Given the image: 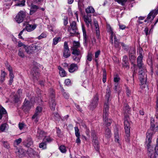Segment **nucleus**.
<instances>
[{"mask_svg":"<svg viewBox=\"0 0 158 158\" xmlns=\"http://www.w3.org/2000/svg\"><path fill=\"white\" fill-rule=\"evenodd\" d=\"M39 9V7L36 5H31L30 8V14L32 15L36 12L37 10Z\"/></svg>","mask_w":158,"mask_h":158,"instance_id":"22","label":"nucleus"},{"mask_svg":"<svg viewBox=\"0 0 158 158\" xmlns=\"http://www.w3.org/2000/svg\"><path fill=\"white\" fill-rule=\"evenodd\" d=\"M121 44L122 45V46L123 47V49L124 50H127L128 49V47L125 45L124 43H121Z\"/></svg>","mask_w":158,"mask_h":158,"instance_id":"57","label":"nucleus"},{"mask_svg":"<svg viewBox=\"0 0 158 158\" xmlns=\"http://www.w3.org/2000/svg\"><path fill=\"white\" fill-rule=\"evenodd\" d=\"M36 25L28 24L26 27V30L29 32L31 31L34 30L36 28Z\"/></svg>","mask_w":158,"mask_h":158,"instance_id":"23","label":"nucleus"},{"mask_svg":"<svg viewBox=\"0 0 158 158\" xmlns=\"http://www.w3.org/2000/svg\"><path fill=\"white\" fill-rule=\"evenodd\" d=\"M39 147L40 148H42V149H46L47 148V145L45 142L40 143Z\"/></svg>","mask_w":158,"mask_h":158,"instance_id":"42","label":"nucleus"},{"mask_svg":"<svg viewBox=\"0 0 158 158\" xmlns=\"http://www.w3.org/2000/svg\"><path fill=\"white\" fill-rule=\"evenodd\" d=\"M123 113H124L125 115L127 114V113H129L130 111V108L127 104H125L123 108Z\"/></svg>","mask_w":158,"mask_h":158,"instance_id":"35","label":"nucleus"},{"mask_svg":"<svg viewBox=\"0 0 158 158\" xmlns=\"http://www.w3.org/2000/svg\"><path fill=\"white\" fill-rule=\"evenodd\" d=\"M50 98H51V100H50V106L52 110H55L56 105V103L54 99L55 98V94L53 92L51 94Z\"/></svg>","mask_w":158,"mask_h":158,"instance_id":"11","label":"nucleus"},{"mask_svg":"<svg viewBox=\"0 0 158 158\" xmlns=\"http://www.w3.org/2000/svg\"><path fill=\"white\" fill-rule=\"evenodd\" d=\"M143 56L140 53L137 59V65L139 69V77L142 88L145 87L147 79L146 69L145 65L142 63Z\"/></svg>","mask_w":158,"mask_h":158,"instance_id":"1","label":"nucleus"},{"mask_svg":"<svg viewBox=\"0 0 158 158\" xmlns=\"http://www.w3.org/2000/svg\"><path fill=\"white\" fill-rule=\"evenodd\" d=\"M25 126V124L22 123H20L19 124V127L20 130L23 129L24 128Z\"/></svg>","mask_w":158,"mask_h":158,"instance_id":"60","label":"nucleus"},{"mask_svg":"<svg viewBox=\"0 0 158 158\" xmlns=\"http://www.w3.org/2000/svg\"><path fill=\"white\" fill-rule=\"evenodd\" d=\"M61 38L60 37H55L53 40V45H56V44L59 42L60 41Z\"/></svg>","mask_w":158,"mask_h":158,"instance_id":"36","label":"nucleus"},{"mask_svg":"<svg viewBox=\"0 0 158 158\" xmlns=\"http://www.w3.org/2000/svg\"><path fill=\"white\" fill-rule=\"evenodd\" d=\"M114 89L116 91H117L119 87V83H114Z\"/></svg>","mask_w":158,"mask_h":158,"instance_id":"61","label":"nucleus"},{"mask_svg":"<svg viewBox=\"0 0 158 158\" xmlns=\"http://www.w3.org/2000/svg\"><path fill=\"white\" fill-rule=\"evenodd\" d=\"M154 151L156 153L158 151V138L156 140V144L155 148Z\"/></svg>","mask_w":158,"mask_h":158,"instance_id":"62","label":"nucleus"},{"mask_svg":"<svg viewBox=\"0 0 158 158\" xmlns=\"http://www.w3.org/2000/svg\"><path fill=\"white\" fill-rule=\"evenodd\" d=\"M64 49L63 52V56L65 58L69 57L70 56V52L69 49L68 43L65 42L64 44Z\"/></svg>","mask_w":158,"mask_h":158,"instance_id":"7","label":"nucleus"},{"mask_svg":"<svg viewBox=\"0 0 158 158\" xmlns=\"http://www.w3.org/2000/svg\"><path fill=\"white\" fill-rule=\"evenodd\" d=\"M13 1L12 0H5V4L7 6L11 5L13 3Z\"/></svg>","mask_w":158,"mask_h":158,"instance_id":"53","label":"nucleus"},{"mask_svg":"<svg viewBox=\"0 0 158 158\" xmlns=\"http://www.w3.org/2000/svg\"><path fill=\"white\" fill-rule=\"evenodd\" d=\"M130 122L129 121V116L128 114L124 115V125L126 136L127 137L126 139L127 142L129 141L128 137L130 136Z\"/></svg>","mask_w":158,"mask_h":158,"instance_id":"3","label":"nucleus"},{"mask_svg":"<svg viewBox=\"0 0 158 158\" xmlns=\"http://www.w3.org/2000/svg\"><path fill=\"white\" fill-rule=\"evenodd\" d=\"M22 139L20 138L16 139L14 142V145H19L22 142Z\"/></svg>","mask_w":158,"mask_h":158,"instance_id":"52","label":"nucleus"},{"mask_svg":"<svg viewBox=\"0 0 158 158\" xmlns=\"http://www.w3.org/2000/svg\"><path fill=\"white\" fill-rule=\"evenodd\" d=\"M42 47L40 44L37 45L32 44L30 46H26L25 48L26 52L28 54H32L34 52H37L41 49Z\"/></svg>","mask_w":158,"mask_h":158,"instance_id":"4","label":"nucleus"},{"mask_svg":"<svg viewBox=\"0 0 158 158\" xmlns=\"http://www.w3.org/2000/svg\"><path fill=\"white\" fill-rule=\"evenodd\" d=\"M6 74L4 72H2L1 76L0 81L1 82H2L5 80V77L6 76Z\"/></svg>","mask_w":158,"mask_h":158,"instance_id":"46","label":"nucleus"},{"mask_svg":"<svg viewBox=\"0 0 158 158\" xmlns=\"http://www.w3.org/2000/svg\"><path fill=\"white\" fill-rule=\"evenodd\" d=\"M111 43L114 44V47L118 49L119 50L120 49V43L119 40L116 37L115 35L113 36L112 42V40H111Z\"/></svg>","mask_w":158,"mask_h":158,"instance_id":"13","label":"nucleus"},{"mask_svg":"<svg viewBox=\"0 0 158 158\" xmlns=\"http://www.w3.org/2000/svg\"><path fill=\"white\" fill-rule=\"evenodd\" d=\"M101 51L100 50H98L95 52V61L96 62H98V60L97 58H98L100 54Z\"/></svg>","mask_w":158,"mask_h":158,"instance_id":"39","label":"nucleus"},{"mask_svg":"<svg viewBox=\"0 0 158 158\" xmlns=\"http://www.w3.org/2000/svg\"><path fill=\"white\" fill-rule=\"evenodd\" d=\"M105 137L107 139L110 138L111 136V134L110 130L107 128L106 129L105 133Z\"/></svg>","mask_w":158,"mask_h":158,"instance_id":"26","label":"nucleus"},{"mask_svg":"<svg viewBox=\"0 0 158 158\" xmlns=\"http://www.w3.org/2000/svg\"><path fill=\"white\" fill-rule=\"evenodd\" d=\"M8 128V124L6 123H4L2 124L0 127V129L1 131H4L6 130H7Z\"/></svg>","mask_w":158,"mask_h":158,"instance_id":"30","label":"nucleus"},{"mask_svg":"<svg viewBox=\"0 0 158 158\" xmlns=\"http://www.w3.org/2000/svg\"><path fill=\"white\" fill-rule=\"evenodd\" d=\"M152 136L151 134L148 133L147 134V137L146 139L145 144L147 147L148 151L149 152L153 151V148L151 147V143Z\"/></svg>","mask_w":158,"mask_h":158,"instance_id":"6","label":"nucleus"},{"mask_svg":"<svg viewBox=\"0 0 158 158\" xmlns=\"http://www.w3.org/2000/svg\"><path fill=\"white\" fill-rule=\"evenodd\" d=\"M77 65L75 63L71 64L68 68L69 71L71 73H72L77 71L78 69Z\"/></svg>","mask_w":158,"mask_h":158,"instance_id":"16","label":"nucleus"},{"mask_svg":"<svg viewBox=\"0 0 158 158\" xmlns=\"http://www.w3.org/2000/svg\"><path fill=\"white\" fill-rule=\"evenodd\" d=\"M32 105L29 101H26L25 100L23 106V108L29 109Z\"/></svg>","mask_w":158,"mask_h":158,"instance_id":"25","label":"nucleus"},{"mask_svg":"<svg viewBox=\"0 0 158 158\" xmlns=\"http://www.w3.org/2000/svg\"><path fill=\"white\" fill-rule=\"evenodd\" d=\"M94 26L96 27V33L97 35H98L99 34V28L98 27V22L97 21H95L94 23Z\"/></svg>","mask_w":158,"mask_h":158,"instance_id":"40","label":"nucleus"},{"mask_svg":"<svg viewBox=\"0 0 158 158\" xmlns=\"http://www.w3.org/2000/svg\"><path fill=\"white\" fill-rule=\"evenodd\" d=\"M18 55L19 56L22 58H23L24 56L23 52L21 48L19 50Z\"/></svg>","mask_w":158,"mask_h":158,"instance_id":"50","label":"nucleus"},{"mask_svg":"<svg viewBox=\"0 0 158 158\" xmlns=\"http://www.w3.org/2000/svg\"><path fill=\"white\" fill-rule=\"evenodd\" d=\"M56 133L57 135L59 137H61V134L60 130L58 128H56Z\"/></svg>","mask_w":158,"mask_h":158,"instance_id":"59","label":"nucleus"},{"mask_svg":"<svg viewBox=\"0 0 158 158\" xmlns=\"http://www.w3.org/2000/svg\"><path fill=\"white\" fill-rule=\"evenodd\" d=\"M83 19L87 26L88 27H89V24L91 25L92 23L91 16L88 15H84Z\"/></svg>","mask_w":158,"mask_h":158,"instance_id":"14","label":"nucleus"},{"mask_svg":"<svg viewBox=\"0 0 158 158\" xmlns=\"http://www.w3.org/2000/svg\"><path fill=\"white\" fill-rule=\"evenodd\" d=\"M73 47H72V48H77L79 47L80 46V43L78 42L74 41L73 42Z\"/></svg>","mask_w":158,"mask_h":158,"instance_id":"43","label":"nucleus"},{"mask_svg":"<svg viewBox=\"0 0 158 158\" xmlns=\"http://www.w3.org/2000/svg\"><path fill=\"white\" fill-rule=\"evenodd\" d=\"M94 145L96 150L98 151L99 150V146L98 145V141L97 139H94Z\"/></svg>","mask_w":158,"mask_h":158,"instance_id":"33","label":"nucleus"},{"mask_svg":"<svg viewBox=\"0 0 158 158\" xmlns=\"http://www.w3.org/2000/svg\"><path fill=\"white\" fill-rule=\"evenodd\" d=\"M70 27L68 29V31L70 33V36H73V35L76 32L77 28L76 26V23L73 21L70 25Z\"/></svg>","mask_w":158,"mask_h":158,"instance_id":"8","label":"nucleus"},{"mask_svg":"<svg viewBox=\"0 0 158 158\" xmlns=\"http://www.w3.org/2000/svg\"><path fill=\"white\" fill-rule=\"evenodd\" d=\"M25 0H23L20 2H19L17 4H16L15 6H24L25 4Z\"/></svg>","mask_w":158,"mask_h":158,"instance_id":"37","label":"nucleus"},{"mask_svg":"<svg viewBox=\"0 0 158 158\" xmlns=\"http://www.w3.org/2000/svg\"><path fill=\"white\" fill-rule=\"evenodd\" d=\"M9 75L10 79L9 81V85H11L13 81V78L14 77V75L13 73H10Z\"/></svg>","mask_w":158,"mask_h":158,"instance_id":"41","label":"nucleus"},{"mask_svg":"<svg viewBox=\"0 0 158 158\" xmlns=\"http://www.w3.org/2000/svg\"><path fill=\"white\" fill-rule=\"evenodd\" d=\"M46 36L47 35L45 33H42L38 37V39L39 40H40L42 38L46 37Z\"/></svg>","mask_w":158,"mask_h":158,"instance_id":"56","label":"nucleus"},{"mask_svg":"<svg viewBox=\"0 0 158 158\" xmlns=\"http://www.w3.org/2000/svg\"><path fill=\"white\" fill-rule=\"evenodd\" d=\"M81 57V55L77 56H75L73 57V60L76 61L77 63H79L80 61Z\"/></svg>","mask_w":158,"mask_h":158,"instance_id":"44","label":"nucleus"},{"mask_svg":"<svg viewBox=\"0 0 158 158\" xmlns=\"http://www.w3.org/2000/svg\"><path fill=\"white\" fill-rule=\"evenodd\" d=\"M110 88L108 86L106 90V102H105L104 104L103 109V119L104 123L107 126H110L112 122V121L110 119H108V110L109 106L108 102L109 100L110 97Z\"/></svg>","mask_w":158,"mask_h":158,"instance_id":"2","label":"nucleus"},{"mask_svg":"<svg viewBox=\"0 0 158 158\" xmlns=\"http://www.w3.org/2000/svg\"><path fill=\"white\" fill-rule=\"evenodd\" d=\"M72 49L73 50L72 53L73 54L75 55V56H77L81 55L80 52L77 50V48H72Z\"/></svg>","mask_w":158,"mask_h":158,"instance_id":"32","label":"nucleus"},{"mask_svg":"<svg viewBox=\"0 0 158 158\" xmlns=\"http://www.w3.org/2000/svg\"><path fill=\"white\" fill-rule=\"evenodd\" d=\"M75 135L77 138L76 140V142L78 144H80L81 143L80 139L81 135L79 132V129L77 127H74Z\"/></svg>","mask_w":158,"mask_h":158,"instance_id":"12","label":"nucleus"},{"mask_svg":"<svg viewBox=\"0 0 158 158\" xmlns=\"http://www.w3.org/2000/svg\"><path fill=\"white\" fill-rule=\"evenodd\" d=\"M107 30L108 32L110 34V40H112V43L113 36L115 35L113 33V29L109 25H107Z\"/></svg>","mask_w":158,"mask_h":158,"instance_id":"21","label":"nucleus"},{"mask_svg":"<svg viewBox=\"0 0 158 158\" xmlns=\"http://www.w3.org/2000/svg\"><path fill=\"white\" fill-rule=\"evenodd\" d=\"M27 16L25 11L21 10L19 11L15 18V21L19 23H21L24 20Z\"/></svg>","mask_w":158,"mask_h":158,"instance_id":"5","label":"nucleus"},{"mask_svg":"<svg viewBox=\"0 0 158 158\" xmlns=\"http://www.w3.org/2000/svg\"><path fill=\"white\" fill-rule=\"evenodd\" d=\"M58 69L59 70V74L62 77H64L66 75V73L65 70L60 66L58 67Z\"/></svg>","mask_w":158,"mask_h":158,"instance_id":"24","label":"nucleus"},{"mask_svg":"<svg viewBox=\"0 0 158 158\" xmlns=\"http://www.w3.org/2000/svg\"><path fill=\"white\" fill-rule=\"evenodd\" d=\"M42 110L41 107L38 106L37 107L35 112L34 115L32 117V120L36 123H37L39 120V116L40 113L41 112Z\"/></svg>","mask_w":158,"mask_h":158,"instance_id":"9","label":"nucleus"},{"mask_svg":"<svg viewBox=\"0 0 158 158\" xmlns=\"http://www.w3.org/2000/svg\"><path fill=\"white\" fill-rule=\"evenodd\" d=\"M54 119L56 120H59L60 117L59 114L57 113H55L53 114Z\"/></svg>","mask_w":158,"mask_h":158,"instance_id":"51","label":"nucleus"},{"mask_svg":"<svg viewBox=\"0 0 158 158\" xmlns=\"http://www.w3.org/2000/svg\"><path fill=\"white\" fill-rule=\"evenodd\" d=\"M127 56H124L123 57V61L124 62L125 64H127Z\"/></svg>","mask_w":158,"mask_h":158,"instance_id":"63","label":"nucleus"},{"mask_svg":"<svg viewBox=\"0 0 158 158\" xmlns=\"http://www.w3.org/2000/svg\"><path fill=\"white\" fill-rule=\"evenodd\" d=\"M98 98L97 95H95L91 101L90 106L91 109H93L97 106L98 104Z\"/></svg>","mask_w":158,"mask_h":158,"instance_id":"15","label":"nucleus"},{"mask_svg":"<svg viewBox=\"0 0 158 158\" xmlns=\"http://www.w3.org/2000/svg\"><path fill=\"white\" fill-rule=\"evenodd\" d=\"M106 70L103 71V76L102 81L103 83H105L106 81Z\"/></svg>","mask_w":158,"mask_h":158,"instance_id":"54","label":"nucleus"},{"mask_svg":"<svg viewBox=\"0 0 158 158\" xmlns=\"http://www.w3.org/2000/svg\"><path fill=\"white\" fill-rule=\"evenodd\" d=\"M152 127L153 131H158V123H157L156 124H154V126Z\"/></svg>","mask_w":158,"mask_h":158,"instance_id":"55","label":"nucleus"},{"mask_svg":"<svg viewBox=\"0 0 158 158\" xmlns=\"http://www.w3.org/2000/svg\"><path fill=\"white\" fill-rule=\"evenodd\" d=\"M63 96H64V98L66 99H68L69 98V94L66 93L65 92H64V89H63Z\"/></svg>","mask_w":158,"mask_h":158,"instance_id":"58","label":"nucleus"},{"mask_svg":"<svg viewBox=\"0 0 158 158\" xmlns=\"http://www.w3.org/2000/svg\"><path fill=\"white\" fill-rule=\"evenodd\" d=\"M120 78L118 75H116L114 76V83H119Z\"/></svg>","mask_w":158,"mask_h":158,"instance_id":"47","label":"nucleus"},{"mask_svg":"<svg viewBox=\"0 0 158 158\" xmlns=\"http://www.w3.org/2000/svg\"><path fill=\"white\" fill-rule=\"evenodd\" d=\"M115 2L123 6L127 1V0H115Z\"/></svg>","mask_w":158,"mask_h":158,"instance_id":"49","label":"nucleus"},{"mask_svg":"<svg viewBox=\"0 0 158 158\" xmlns=\"http://www.w3.org/2000/svg\"><path fill=\"white\" fill-rule=\"evenodd\" d=\"M45 133L42 130L39 129H38L37 136L39 139H41L44 136H45Z\"/></svg>","mask_w":158,"mask_h":158,"instance_id":"20","label":"nucleus"},{"mask_svg":"<svg viewBox=\"0 0 158 158\" xmlns=\"http://www.w3.org/2000/svg\"><path fill=\"white\" fill-rule=\"evenodd\" d=\"M114 138L115 142L118 143L119 145H121L119 140V137L118 134V131L117 130L116 131L114 132Z\"/></svg>","mask_w":158,"mask_h":158,"instance_id":"31","label":"nucleus"},{"mask_svg":"<svg viewBox=\"0 0 158 158\" xmlns=\"http://www.w3.org/2000/svg\"><path fill=\"white\" fill-rule=\"evenodd\" d=\"M71 81L69 79H66L65 81V83L66 85H69L70 84Z\"/></svg>","mask_w":158,"mask_h":158,"instance_id":"64","label":"nucleus"},{"mask_svg":"<svg viewBox=\"0 0 158 158\" xmlns=\"http://www.w3.org/2000/svg\"><path fill=\"white\" fill-rule=\"evenodd\" d=\"M24 145L27 147H29L33 144V141L31 138H28L23 143Z\"/></svg>","mask_w":158,"mask_h":158,"instance_id":"19","label":"nucleus"},{"mask_svg":"<svg viewBox=\"0 0 158 158\" xmlns=\"http://www.w3.org/2000/svg\"><path fill=\"white\" fill-rule=\"evenodd\" d=\"M31 73L34 81H37L40 75L39 73L38 72L37 68L36 67L33 68L31 71Z\"/></svg>","mask_w":158,"mask_h":158,"instance_id":"10","label":"nucleus"},{"mask_svg":"<svg viewBox=\"0 0 158 158\" xmlns=\"http://www.w3.org/2000/svg\"><path fill=\"white\" fill-rule=\"evenodd\" d=\"M82 29L83 33L84 42L85 43H86V42L87 38L84 26L83 25H82Z\"/></svg>","mask_w":158,"mask_h":158,"instance_id":"27","label":"nucleus"},{"mask_svg":"<svg viewBox=\"0 0 158 158\" xmlns=\"http://www.w3.org/2000/svg\"><path fill=\"white\" fill-rule=\"evenodd\" d=\"M92 56L93 54L91 52H89L86 56L87 60L86 61V63H88V61H92Z\"/></svg>","mask_w":158,"mask_h":158,"instance_id":"29","label":"nucleus"},{"mask_svg":"<svg viewBox=\"0 0 158 158\" xmlns=\"http://www.w3.org/2000/svg\"><path fill=\"white\" fill-rule=\"evenodd\" d=\"M15 153L19 157H22L25 155V152L23 149L22 148L17 149V151H15Z\"/></svg>","mask_w":158,"mask_h":158,"instance_id":"17","label":"nucleus"},{"mask_svg":"<svg viewBox=\"0 0 158 158\" xmlns=\"http://www.w3.org/2000/svg\"><path fill=\"white\" fill-rule=\"evenodd\" d=\"M83 0H79L78 2V8L80 11H81L83 9V7L82 6V2Z\"/></svg>","mask_w":158,"mask_h":158,"instance_id":"45","label":"nucleus"},{"mask_svg":"<svg viewBox=\"0 0 158 158\" xmlns=\"http://www.w3.org/2000/svg\"><path fill=\"white\" fill-rule=\"evenodd\" d=\"M95 11L94 9L91 6H89L85 9V12L87 13H93Z\"/></svg>","mask_w":158,"mask_h":158,"instance_id":"28","label":"nucleus"},{"mask_svg":"<svg viewBox=\"0 0 158 158\" xmlns=\"http://www.w3.org/2000/svg\"><path fill=\"white\" fill-rule=\"evenodd\" d=\"M6 113V110L2 106H0V119H2V115Z\"/></svg>","mask_w":158,"mask_h":158,"instance_id":"34","label":"nucleus"},{"mask_svg":"<svg viewBox=\"0 0 158 158\" xmlns=\"http://www.w3.org/2000/svg\"><path fill=\"white\" fill-rule=\"evenodd\" d=\"M2 145L5 148L9 149L10 148L9 144L7 141H2Z\"/></svg>","mask_w":158,"mask_h":158,"instance_id":"38","label":"nucleus"},{"mask_svg":"<svg viewBox=\"0 0 158 158\" xmlns=\"http://www.w3.org/2000/svg\"><path fill=\"white\" fill-rule=\"evenodd\" d=\"M22 91L21 89H19L17 92V94L16 96H14V101L15 102H17L19 98L21 97H23V95L22 94Z\"/></svg>","mask_w":158,"mask_h":158,"instance_id":"18","label":"nucleus"},{"mask_svg":"<svg viewBox=\"0 0 158 158\" xmlns=\"http://www.w3.org/2000/svg\"><path fill=\"white\" fill-rule=\"evenodd\" d=\"M59 149L60 152L62 153H65L66 151V150L65 146L64 145H61L59 148Z\"/></svg>","mask_w":158,"mask_h":158,"instance_id":"48","label":"nucleus"}]
</instances>
